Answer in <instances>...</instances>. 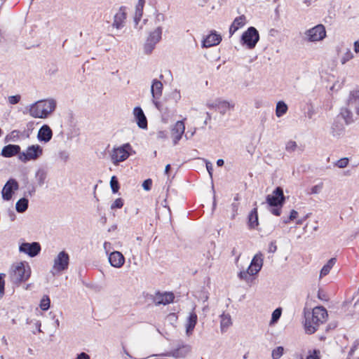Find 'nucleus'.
Listing matches in <instances>:
<instances>
[{"label":"nucleus","instance_id":"8fccbe9b","mask_svg":"<svg viewBox=\"0 0 359 359\" xmlns=\"http://www.w3.org/2000/svg\"><path fill=\"white\" fill-rule=\"evenodd\" d=\"M219 107H222L223 109H231L233 107V105L226 101H222L219 103Z\"/></svg>","mask_w":359,"mask_h":359},{"label":"nucleus","instance_id":"9b49d317","mask_svg":"<svg viewBox=\"0 0 359 359\" xmlns=\"http://www.w3.org/2000/svg\"><path fill=\"white\" fill-rule=\"evenodd\" d=\"M175 299L174 294L172 292H164L161 293L158 292L154 297L153 301L156 305H166L173 302Z\"/></svg>","mask_w":359,"mask_h":359},{"label":"nucleus","instance_id":"4c0bfd02","mask_svg":"<svg viewBox=\"0 0 359 359\" xmlns=\"http://www.w3.org/2000/svg\"><path fill=\"white\" fill-rule=\"evenodd\" d=\"M283 348L282 346H278L273 350L272 358L273 359H278L283 355Z\"/></svg>","mask_w":359,"mask_h":359},{"label":"nucleus","instance_id":"6ab92c4d","mask_svg":"<svg viewBox=\"0 0 359 359\" xmlns=\"http://www.w3.org/2000/svg\"><path fill=\"white\" fill-rule=\"evenodd\" d=\"M151 94L154 99V103L156 107H158V102L156 101V100H158L160 98V97L162 95V91H163V84L161 81L154 79L153 81L152 85H151Z\"/></svg>","mask_w":359,"mask_h":359},{"label":"nucleus","instance_id":"4d7b16f0","mask_svg":"<svg viewBox=\"0 0 359 359\" xmlns=\"http://www.w3.org/2000/svg\"><path fill=\"white\" fill-rule=\"evenodd\" d=\"M358 345H359V342L357 341H355L353 346L351 347V348L348 353L349 355H352L353 354L354 351L357 349Z\"/></svg>","mask_w":359,"mask_h":359},{"label":"nucleus","instance_id":"a211bd4d","mask_svg":"<svg viewBox=\"0 0 359 359\" xmlns=\"http://www.w3.org/2000/svg\"><path fill=\"white\" fill-rule=\"evenodd\" d=\"M191 351V346L189 344H182L171 352V355L176 358H185Z\"/></svg>","mask_w":359,"mask_h":359},{"label":"nucleus","instance_id":"338daca9","mask_svg":"<svg viewBox=\"0 0 359 359\" xmlns=\"http://www.w3.org/2000/svg\"><path fill=\"white\" fill-rule=\"evenodd\" d=\"M318 297L319 299H324V295L321 294L320 291H318Z\"/></svg>","mask_w":359,"mask_h":359},{"label":"nucleus","instance_id":"3c124183","mask_svg":"<svg viewBox=\"0 0 359 359\" xmlns=\"http://www.w3.org/2000/svg\"><path fill=\"white\" fill-rule=\"evenodd\" d=\"M277 250V245L276 241H271L269 244L268 252L270 253H273Z\"/></svg>","mask_w":359,"mask_h":359},{"label":"nucleus","instance_id":"7c9ffc66","mask_svg":"<svg viewBox=\"0 0 359 359\" xmlns=\"http://www.w3.org/2000/svg\"><path fill=\"white\" fill-rule=\"evenodd\" d=\"M287 111V104L283 102L279 101L276 104V114L278 117L283 116Z\"/></svg>","mask_w":359,"mask_h":359},{"label":"nucleus","instance_id":"79ce46f5","mask_svg":"<svg viewBox=\"0 0 359 359\" xmlns=\"http://www.w3.org/2000/svg\"><path fill=\"white\" fill-rule=\"evenodd\" d=\"M297 147L298 146L296 142L290 140L287 143L285 149L287 151L291 152L295 151Z\"/></svg>","mask_w":359,"mask_h":359},{"label":"nucleus","instance_id":"412c9836","mask_svg":"<svg viewBox=\"0 0 359 359\" xmlns=\"http://www.w3.org/2000/svg\"><path fill=\"white\" fill-rule=\"evenodd\" d=\"M246 24V17L244 15L236 18L229 27V34L231 36L237 30Z\"/></svg>","mask_w":359,"mask_h":359},{"label":"nucleus","instance_id":"9d476101","mask_svg":"<svg viewBox=\"0 0 359 359\" xmlns=\"http://www.w3.org/2000/svg\"><path fill=\"white\" fill-rule=\"evenodd\" d=\"M161 34L162 31L159 27L156 28L155 30L150 33L144 45V48L147 52H151L154 46L161 40Z\"/></svg>","mask_w":359,"mask_h":359},{"label":"nucleus","instance_id":"5701e85b","mask_svg":"<svg viewBox=\"0 0 359 359\" xmlns=\"http://www.w3.org/2000/svg\"><path fill=\"white\" fill-rule=\"evenodd\" d=\"M53 136V132L50 128L47 125H43L39 130L38 138L45 142H48Z\"/></svg>","mask_w":359,"mask_h":359},{"label":"nucleus","instance_id":"603ef678","mask_svg":"<svg viewBox=\"0 0 359 359\" xmlns=\"http://www.w3.org/2000/svg\"><path fill=\"white\" fill-rule=\"evenodd\" d=\"M323 188V183H320L319 184L315 185L311 188V194H318L320 192V191Z\"/></svg>","mask_w":359,"mask_h":359},{"label":"nucleus","instance_id":"ddd939ff","mask_svg":"<svg viewBox=\"0 0 359 359\" xmlns=\"http://www.w3.org/2000/svg\"><path fill=\"white\" fill-rule=\"evenodd\" d=\"M184 130L185 126L183 121H178L175 123L171 132L172 137L175 144H176L182 138V136L184 133Z\"/></svg>","mask_w":359,"mask_h":359},{"label":"nucleus","instance_id":"e433bc0d","mask_svg":"<svg viewBox=\"0 0 359 359\" xmlns=\"http://www.w3.org/2000/svg\"><path fill=\"white\" fill-rule=\"evenodd\" d=\"M6 277V274L1 273H0V298H1L5 293V280L4 278Z\"/></svg>","mask_w":359,"mask_h":359},{"label":"nucleus","instance_id":"58836bf2","mask_svg":"<svg viewBox=\"0 0 359 359\" xmlns=\"http://www.w3.org/2000/svg\"><path fill=\"white\" fill-rule=\"evenodd\" d=\"M320 353L319 350L309 351L306 359H320Z\"/></svg>","mask_w":359,"mask_h":359},{"label":"nucleus","instance_id":"2eb2a0df","mask_svg":"<svg viewBox=\"0 0 359 359\" xmlns=\"http://www.w3.org/2000/svg\"><path fill=\"white\" fill-rule=\"evenodd\" d=\"M109 262L112 266L115 268H120L125 263V257L121 252L114 251L110 253L109 256Z\"/></svg>","mask_w":359,"mask_h":359},{"label":"nucleus","instance_id":"f8f14e48","mask_svg":"<svg viewBox=\"0 0 359 359\" xmlns=\"http://www.w3.org/2000/svg\"><path fill=\"white\" fill-rule=\"evenodd\" d=\"M263 265V255L261 252L256 254L252 258L248 270L251 275H256L261 270Z\"/></svg>","mask_w":359,"mask_h":359},{"label":"nucleus","instance_id":"c03bdc74","mask_svg":"<svg viewBox=\"0 0 359 359\" xmlns=\"http://www.w3.org/2000/svg\"><path fill=\"white\" fill-rule=\"evenodd\" d=\"M20 98L21 97L19 95L9 96L8 102L11 104H15L20 102Z\"/></svg>","mask_w":359,"mask_h":359},{"label":"nucleus","instance_id":"aec40b11","mask_svg":"<svg viewBox=\"0 0 359 359\" xmlns=\"http://www.w3.org/2000/svg\"><path fill=\"white\" fill-rule=\"evenodd\" d=\"M126 19V12L125 7H121L118 13H116L114 15V19L113 22V27L116 29H120L123 26V23L125 20Z\"/></svg>","mask_w":359,"mask_h":359},{"label":"nucleus","instance_id":"cd10ccee","mask_svg":"<svg viewBox=\"0 0 359 359\" xmlns=\"http://www.w3.org/2000/svg\"><path fill=\"white\" fill-rule=\"evenodd\" d=\"M29 201L26 198L18 200L15 204L16 211L19 213L25 212L28 208Z\"/></svg>","mask_w":359,"mask_h":359},{"label":"nucleus","instance_id":"1a4fd4ad","mask_svg":"<svg viewBox=\"0 0 359 359\" xmlns=\"http://www.w3.org/2000/svg\"><path fill=\"white\" fill-rule=\"evenodd\" d=\"M19 251L28 255L31 257L38 255L41 251V245L37 242L23 243L19 247Z\"/></svg>","mask_w":359,"mask_h":359},{"label":"nucleus","instance_id":"4468645a","mask_svg":"<svg viewBox=\"0 0 359 359\" xmlns=\"http://www.w3.org/2000/svg\"><path fill=\"white\" fill-rule=\"evenodd\" d=\"M222 41V36L217 34L215 31L211 32V33L206 36L203 41V46L205 48L212 47L218 45Z\"/></svg>","mask_w":359,"mask_h":359},{"label":"nucleus","instance_id":"13d9d810","mask_svg":"<svg viewBox=\"0 0 359 359\" xmlns=\"http://www.w3.org/2000/svg\"><path fill=\"white\" fill-rule=\"evenodd\" d=\"M76 359H90V356L87 353L83 352L78 355Z\"/></svg>","mask_w":359,"mask_h":359},{"label":"nucleus","instance_id":"dca6fc26","mask_svg":"<svg viewBox=\"0 0 359 359\" xmlns=\"http://www.w3.org/2000/svg\"><path fill=\"white\" fill-rule=\"evenodd\" d=\"M132 147L127 143L114 150L112 157H129L133 154Z\"/></svg>","mask_w":359,"mask_h":359},{"label":"nucleus","instance_id":"423d86ee","mask_svg":"<svg viewBox=\"0 0 359 359\" xmlns=\"http://www.w3.org/2000/svg\"><path fill=\"white\" fill-rule=\"evenodd\" d=\"M266 201L269 205L271 207H282L285 201L283 189L280 187H276L272 195L266 196Z\"/></svg>","mask_w":359,"mask_h":359},{"label":"nucleus","instance_id":"473e14b6","mask_svg":"<svg viewBox=\"0 0 359 359\" xmlns=\"http://www.w3.org/2000/svg\"><path fill=\"white\" fill-rule=\"evenodd\" d=\"M339 116L344 119L346 124H349L353 121L352 113L346 108L341 109Z\"/></svg>","mask_w":359,"mask_h":359},{"label":"nucleus","instance_id":"052dcab7","mask_svg":"<svg viewBox=\"0 0 359 359\" xmlns=\"http://www.w3.org/2000/svg\"><path fill=\"white\" fill-rule=\"evenodd\" d=\"M112 159L114 160L113 163L115 165H118L120 162L124 161L126 158H112Z\"/></svg>","mask_w":359,"mask_h":359},{"label":"nucleus","instance_id":"f03ea898","mask_svg":"<svg viewBox=\"0 0 359 359\" xmlns=\"http://www.w3.org/2000/svg\"><path fill=\"white\" fill-rule=\"evenodd\" d=\"M327 317V310L323 306H316L311 313L306 316L304 328L307 334H313L320 324L325 322Z\"/></svg>","mask_w":359,"mask_h":359},{"label":"nucleus","instance_id":"f3484780","mask_svg":"<svg viewBox=\"0 0 359 359\" xmlns=\"http://www.w3.org/2000/svg\"><path fill=\"white\" fill-rule=\"evenodd\" d=\"M133 114L137 121V126L142 129L147 128V120L142 109L140 107H135Z\"/></svg>","mask_w":359,"mask_h":359},{"label":"nucleus","instance_id":"5fc2aeb1","mask_svg":"<svg viewBox=\"0 0 359 359\" xmlns=\"http://www.w3.org/2000/svg\"><path fill=\"white\" fill-rule=\"evenodd\" d=\"M281 208L282 207L278 206L276 207V208H272L271 212L276 216H280L281 214Z\"/></svg>","mask_w":359,"mask_h":359},{"label":"nucleus","instance_id":"49530a36","mask_svg":"<svg viewBox=\"0 0 359 359\" xmlns=\"http://www.w3.org/2000/svg\"><path fill=\"white\" fill-rule=\"evenodd\" d=\"M151 185H152V180L151 179H147V180H144L142 184V187H143L144 189H145L146 191H149L151 189Z\"/></svg>","mask_w":359,"mask_h":359},{"label":"nucleus","instance_id":"7ed1b4c3","mask_svg":"<svg viewBox=\"0 0 359 359\" xmlns=\"http://www.w3.org/2000/svg\"><path fill=\"white\" fill-rule=\"evenodd\" d=\"M55 109V102L53 100H41L34 104L29 114L34 118H45Z\"/></svg>","mask_w":359,"mask_h":359},{"label":"nucleus","instance_id":"4be33fe9","mask_svg":"<svg viewBox=\"0 0 359 359\" xmlns=\"http://www.w3.org/2000/svg\"><path fill=\"white\" fill-rule=\"evenodd\" d=\"M20 153V147L15 144H8L5 146L2 151L1 155L4 157H13Z\"/></svg>","mask_w":359,"mask_h":359},{"label":"nucleus","instance_id":"680f3d73","mask_svg":"<svg viewBox=\"0 0 359 359\" xmlns=\"http://www.w3.org/2000/svg\"><path fill=\"white\" fill-rule=\"evenodd\" d=\"M354 50L355 53H359V41L354 42Z\"/></svg>","mask_w":359,"mask_h":359},{"label":"nucleus","instance_id":"f257e3e1","mask_svg":"<svg viewBox=\"0 0 359 359\" xmlns=\"http://www.w3.org/2000/svg\"><path fill=\"white\" fill-rule=\"evenodd\" d=\"M31 276V268L26 262L13 264L8 271V278L11 283L16 286L26 282Z\"/></svg>","mask_w":359,"mask_h":359},{"label":"nucleus","instance_id":"6e6d98bb","mask_svg":"<svg viewBox=\"0 0 359 359\" xmlns=\"http://www.w3.org/2000/svg\"><path fill=\"white\" fill-rule=\"evenodd\" d=\"M343 129H344V127H343V126H342V125H340V126H338V123H337V122L334 123V125H333V127H332V130H333V132H332V133H333V135H334L337 134V133L335 132V130H342Z\"/></svg>","mask_w":359,"mask_h":359},{"label":"nucleus","instance_id":"ea45409f","mask_svg":"<svg viewBox=\"0 0 359 359\" xmlns=\"http://www.w3.org/2000/svg\"><path fill=\"white\" fill-rule=\"evenodd\" d=\"M349 158H339L335 163H334L335 166H337L339 168H344L347 166L348 164Z\"/></svg>","mask_w":359,"mask_h":359},{"label":"nucleus","instance_id":"e2e57ef3","mask_svg":"<svg viewBox=\"0 0 359 359\" xmlns=\"http://www.w3.org/2000/svg\"><path fill=\"white\" fill-rule=\"evenodd\" d=\"M224 160L222 158H218L217 161V166L219 167H221L224 165Z\"/></svg>","mask_w":359,"mask_h":359},{"label":"nucleus","instance_id":"bb28decb","mask_svg":"<svg viewBox=\"0 0 359 359\" xmlns=\"http://www.w3.org/2000/svg\"><path fill=\"white\" fill-rule=\"evenodd\" d=\"M220 318L221 331L223 332H225L232 325L231 318L229 313H223L221 315Z\"/></svg>","mask_w":359,"mask_h":359},{"label":"nucleus","instance_id":"f704fd0d","mask_svg":"<svg viewBox=\"0 0 359 359\" xmlns=\"http://www.w3.org/2000/svg\"><path fill=\"white\" fill-rule=\"evenodd\" d=\"M110 186L111 188V191L114 194H116L118 191L120 186L116 176H112L110 181Z\"/></svg>","mask_w":359,"mask_h":359},{"label":"nucleus","instance_id":"0e129e2a","mask_svg":"<svg viewBox=\"0 0 359 359\" xmlns=\"http://www.w3.org/2000/svg\"><path fill=\"white\" fill-rule=\"evenodd\" d=\"M36 190L34 187H32V189L29 190L28 193L29 196H32L35 193Z\"/></svg>","mask_w":359,"mask_h":359},{"label":"nucleus","instance_id":"09e8293b","mask_svg":"<svg viewBox=\"0 0 359 359\" xmlns=\"http://www.w3.org/2000/svg\"><path fill=\"white\" fill-rule=\"evenodd\" d=\"M353 100H359V90H353L351 92L349 101H352Z\"/></svg>","mask_w":359,"mask_h":359},{"label":"nucleus","instance_id":"a18cd8bd","mask_svg":"<svg viewBox=\"0 0 359 359\" xmlns=\"http://www.w3.org/2000/svg\"><path fill=\"white\" fill-rule=\"evenodd\" d=\"M297 216H298V212L296 210H292L290 212V217H288V219L284 220L283 222L285 224H287V223L290 222V221H292L294 219H296L297 217Z\"/></svg>","mask_w":359,"mask_h":359},{"label":"nucleus","instance_id":"c756f323","mask_svg":"<svg viewBox=\"0 0 359 359\" xmlns=\"http://www.w3.org/2000/svg\"><path fill=\"white\" fill-rule=\"evenodd\" d=\"M47 177V170L44 168H39L36 172L35 177L39 186H42Z\"/></svg>","mask_w":359,"mask_h":359},{"label":"nucleus","instance_id":"37998d69","mask_svg":"<svg viewBox=\"0 0 359 359\" xmlns=\"http://www.w3.org/2000/svg\"><path fill=\"white\" fill-rule=\"evenodd\" d=\"M123 206V200L121 198H118L115 200V201L111 204V209L114 210L116 208H121Z\"/></svg>","mask_w":359,"mask_h":359},{"label":"nucleus","instance_id":"c9c22d12","mask_svg":"<svg viewBox=\"0 0 359 359\" xmlns=\"http://www.w3.org/2000/svg\"><path fill=\"white\" fill-rule=\"evenodd\" d=\"M281 313H282V310L280 308H278L276 310H274L273 312L272 313L271 323H276L279 320V318L281 316Z\"/></svg>","mask_w":359,"mask_h":359},{"label":"nucleus","instance_id":"a19ab883","mask_svg":"<svg viewBox=\"0 0 359 359\" xmlns=\"http://www.w3.org/2000/svg\"><path fill=\"white\" fill-rule=\"evenodd\" d=\"M250 276L251 275V272L248 270V269L246 271H242L238 274V276L241 280H243L245 281H248L250 278Z\"/></svg>","mask_w":359,"mask_h":359},{"label":"nucleus","instance_id":"69168bd1","mask_svg":"<svg viewBox=\"0 0 359 359\" xmlns=\"http://www.w3.org/2000/svg\"><path fill=\"white\" fill-rule=\"evenodd\" d=\"M170 169V164H168V165L165 166V173L166 175H168V174Z\"/></svg>","mask_w":359,"mask_h":359},{"label":"nucleus","instance_id":"20e7f679","mask_svg":"<svg viewBox=\"0 0 359 359\" xmlns=\"http://www.w3.org/2000/svg\"><path fill=\"white\" fill-rule=\"evenodd\" d=\"M259 40L258 31L254 27H250L245 31L241 36V42L249 49H252Z\"/></svg>","mask_w":359,"mask_h":359},{"label":"nucleus","instance_id":"2f4dec72","mask_svg":"<svg viewBox=\"0 0 359 359\" xmlns=\"http://www.w3.org/2000/svg\"><path fill=\"white\" fill-rule=\"evenodd\" d=\"M144 4H145V0H139L137 4L136 5L135 20L137 22L140 20V19L142 16Z\"/></svg>","mask_w":359,"mask_h":359},{"label":"nucleus","instance_id":"de8ad7c7","mask_svg":"<svg viewBox=\"0 0 359 359\" xmlns=\"http://www.w3.org/2000/svg\"><path fill=\"white\" fill-rule=\"evenodd\" d=\"M353 57V54L351 52L348 50L345 55L343 56L341 59V63L345 64L347 61L351 60Z\"/></svg>","mask_w":359,"mask_h":359},{"label":"nucleus","instance_id":"a878e982","mask_svg":"<svg viewBox=\"0 0 359 359\" xmlns=\"http://www.w3.org/2000/svg\"><path fill=\"white\" fill-rule=\"evenodd\" d=\"M248 225L250 229H255L259 225L257 208H253L248 216Z\"/></svg>","mask_w":359,"mask_h":359},{"label":"nucleus","instance_id":"b1692460","mask_svg":"<svg viewBox=\"0 0 359 359\" xmlns=\"http://www.w3.org/2000/svg\"><path fill=\"white\" fill-rule=\"evenodd\" d=\"M198 317L195 312L190 313L186 325V332L188 336L191 335L197 323Z\"/></svg>","mask_w":359,"mask_h":359},{"label":"nucleus","instance_id":"0eeeda50","mask_svg":"<svg viewBox=\"0 0 359 359\" xmlns=\"http://www.w3.org/2000/svg\"><path fill=\"white\" fill-rule=\"evenodd\" d=\"M69 256L65 251H61L54 259L53 269L61 272L68 269Z\"/></svg>","mask_w":359,"mask_h":359},{"label":"nucleus","instance_id":"393cba45","mask_svg":"<svg viewBox=\"0 0 359 359\" xmlns=\"http://www.w3.org/2000/svg\"><path fill=\"white\" fill-rule=\"evenodd\" d=\"M42 155V149L39 145L29 147L26 153H22L23 157H39Z\"/></svg>","mask_w":359,"mask_h":359},{"label":"nucleus","instance_id":"bf43d9fd","mask_svg":"<svg viewBox=\"0 0 359 359\" xmlns=\"http://www.w3.org/2000/svg\"><path fill=\"white\" fill-rule=\"evenodd\" d=\"M8 216H9L10 219L11 221H14L15 219V218H16V215H15V212L13 210H10L8 212Z\"/></svg>","mask_w":359,"mask_h":359},{"label":"nucleus","instance_id":"864d4df0","mask_svg":"<svg viewBox=\"0 0 359 359\" xmlns=\"http://www.w3.org/2000/svg\"><path fill=\"white\" fill-rule=\"evenodd\" d=\"M205 165H206L207 170H208L210 177L212 178V170H213L212 165L210 162L205 161Z\"/></svg>","mask_w":359,"mask_h":359},{"label":"nucleus","instance_id":"6e6552de","mask_svg":"<svg viewBox=\"0 0 359 359\" xmlns=\"http://www.w3.org/2000/svg\"><path fill=\"white\" fill-rule=\"evenodd\" d=\"M18 189V182L15 179H10L8 180L1 191L3 199L5 201H10L13 197L14 191Z\"/></svg>","mask_w":359,"mask_h":359},{"label":"nucleus","instance_id":"c85d7f7f","mask_svg":"<svg viewBox=\"0 0 359 359\" xmlns=\"http://www.w3.org/2000/svg\"><path fill=\"white\" fill-rule=\"evenodd\" d=\"M336 261H337L336 258H331L327 262V264H325L323 266V267L322 268V269L320 271V276L323 277V276H325L326 275H327L330 273L331 269L333 267V266L336 263Z\"/></svg>","mask_w":359,"mask_h":359},{"label":"nucleus","instance_id":"39448f33","mask_svg":"<svg viewBox=\"0 0 359 359\" xmlns=\"http://www.w3.org/2000/svg\"><path fill=\"white\" fill-rule=\"evenodd\" d=\"M308 40L311 42L320 41L326 37V30L323 25L319 24L306 32Z\"/></svg>","mask_w":359,"mask_h":359},{"label":"nucleus","instance_id":"774afa93","mask_svg":"<svg viewBox=\"0 0 359 359\" xmlns=\"http://www.w3.org/2000/svg\"><path fill=\"white\" fill-rule=\"evenodd\" d=\"M101 220H102V224H104L107 222V217L105 216H104L102 217Z\"/></svg>","mask_w":359,"mask_h":359},{"label":"nucleus","instance_id":"72a5a7b5","mask_svg":"<svg viewBox=\"0 0 359 359\" xmlns=\"http://www.w3.org/2000/svg\"><path fill=\"white\" fill-rule=\"evenodd\" d=\"M50 299L48 295H44L40 302V308L43 311H47L50 308Z\"/></svg>","mask_w":359,"mask_h":359}]
</instances>
